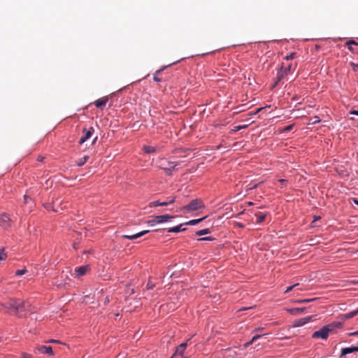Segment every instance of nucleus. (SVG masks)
Returning <instances> with one entry per match:
<instances>
[{"instance_id":"f257e3e1","label":"nucleus","mask_w":358,"mask_h":358,"mask_svg":"<svg viewBox=\"0 0 358 358\" xmlns=\"http://www.w3.org/2000/svg\"><path fill=\"white\" fill-rule=\"evenodd\" d=\"M4 308L13 309L19 316L28 310L29 304L28 302L22 301L19 299H9L6 304H2Z\"/></svg>"},{"instance_id":"f03ea898","label":"nucleus","mask_w":358,"mask_h":358,"mask_svg":"<svg viewBox=\"0 0 358 358\" xmlns=\"http://www.w3.org/2000/svg\"><path fill=\"white\" fill-rule=\"evenodd\" d=\"M340 326L341 323H332L325 325L320 330L315 331L312 335V338L327 339L329 333L332 332L336 328L339 327Z\"/></svg>"},{"instance_id":"7ed1b4c3","label":"nucleus","mask_w":358,"mask_h":358,"mask_svg":"<svg viewBox=\"0 0 358 358\" xmlns=\"http://www.w3.org/2000/svg\"><path fill=\"white\" fill-rule=\"evenodd\" d=\"M204 207L203 201L199 199H196L190 201V203L182 208L181 210H185L186 212H190L199 210Z\"/></svg>"},{"instance_id":"20e7f679","label":"nucleus","mask_w":358,"mask_h":358,"mask_svg":"<svg viewBox=\"0 0 358 358\" xmlns=\"http://www.w3.org/2000/svg\"><path fill=\"white\" fill-rule=\"evenodd\" d=\"M293 71L292 64H288L287 66H282L277 73L276 80L274 86L280 83L287 74Z\"/></svg>"},{"instance_id":"39448f33","label":"nucleus","mask_w":358,"mask_h":358,"mask_svg":"<svg viewBox=\"0 0 358 358\" xmlns=\"http://www.w3.org/2000/svg\"><path fill=\"white\" fill-rule=\"evenodd\" d=\"M178 164L176 162H170L166 160H162L160 167L164 170L168 176L172 175V170H174Z\"/></svg>"},{"instance_id":"423d86ee","label":"nucleus","mask_w":358,"mask_h":358,"mask_svg":"<svg viewBox=\"0 0 358 358\" xmlns=\"http://www.w3.org/2000/svg\"><path fill=\"white\" fill-rule=\"evenodd\" d=\"M83 132L84 133V136L79 140L78 143L80 145L83 144L86 141L92 137L93 133L94 132V129L92 127H90L89 129H87L85 127L83 129Z\"/></svg>"},{"instance_id":"0eeeda50","label":"nucleus","mask_w":358,"mask_h":358,"mask_svg":"<svg viewBox=\"0 0 358 358\" xmlns=\"http://www.w3.org/2000/svg\"><path fill=\"white\" fill-rule=\"evenodd\" d=\"M12 220L6 213L0 215V226L4 229H8L10 227Z\"/></svg>"},{"instance_id":"6e6552de","label":"nucleus","mask_w":358,"mask_h":358,"mask_svg":"<svg viewBox=\"0 0 358 358\" xmlns=\"http://www.w3.org/2000/svg\"><path fill=\"white\" fill-rule=\"evenodd\" d=\"M190 341V338L187 339L186 341V342L185 343H181L180 345H179L177 348H176V350L174 352V354L171 356V358H173V357L175 356H183L184 355V352L185 350V349L187 348V345H188V342Z\"/></svg>"},{"instance_id":"1a4fd4ad","label":"nucleus","mask_w":358,"mask_h":358,"mask_svg":"<svg viewBox=\"0 0 358 358\" xmlns=\"http://www.w3.org/2000/svg\"><path fill=\"white\" fill-rule=\"evenodd\" d=\"M90 269V266L89 265H85L76 268V277L80 278L84 275Z\"/></svg>"},{"instance_id":"9d476101","label":"nucleus","mask_w":358,"mask_h":358,"mask_svg":"<svg viewBox=\"0 0 358 358\" xmlns=\"http://www.w3.org/2000/svg\"><path fill=\"white\" fill-rule=\"evenodd\" d=\"M38 352H40L42 354H47L49 355H53V350L52 347L50 346H45V345H41L38 346L36 348Z\"/></svg>"},{"instance_id":"9b49d317","label":"nucleus","mask_w":358,"mask_h":358,"mask_svg":"<svg viewBox=\"0 0 358 358\" xmlns=\"http://www.w3.org/2000/svg\"><path fill=\"white\" fill-rule=\"evenodd\" d=\"M173 218H175V216L169 215H157V222L161 224L166 222L171 221Z\"/></svg>"},{"instance_id":"f8f14e48","label":"nucleus","mask_w":358,"mask_h":358,"mask_svg":"<svg viewBox=\"0 0 358 358\" xmlns=\"http://www.w3.org/2000/svg\"><path fill=\"white\" fill-rule=\"evenodd\" d=\"M148 232H149L148 230H145V231H142L141 232H138V233L133 234V235H123V236H122V237L123 238L133 240V239H136L137 238H139V237L143 236L144 234H147Z\"/></svg>"},{"instance_id":"ddd939ff","label":"nucleus","mask_w":358,"mask_h":358,"mask_svg":"<svg viewBox=\"0 0 358 358\" xmlns=\"http://www.w3.org/2000/svg\"><path fill=\"white\" fill-rule=\"evenodd\" d=\"M355 352H358V347L357 346H353L350 348H345L341 350V357H343L344 355H346L350 353H352Z\"/></svg>"},{"instance_id":"4468645a","label":"nucleus","mask_w":358,"mask_h":358,"mask_svg":"<svg viewBox=\"0 0 358 358\" xmlns=\"http://www.w3.org/2000/svg\"><path fill=\"white\" fill-rule=\"evenodd\" d=\"M108 101V97L105 96V97L101 98V99L95 101L94 105L96 106V108H102L103 107H104L106 106Z\"/></svg>"},{"instance_id":"2eb2a0df","label":"nucleus","mask_w":358,"mask_h":358,"mask_svg":"<svg viewBox=\"0 0 358 358\" xmlns=\"http://www.w3.org/2000/svg\"><path fill=\"white\" fill-rule=\"evenodd\" d=\"M311 318H312L311 316L301 318L295 322L294 326V327H301V326L307 324L309 321H310Z\"/></svg>"},{"instance_id":"dca6fc26","label":"nucleus","mask_w":358,"mask_h":358,"mask_svg":"<svg viewBox=\"0 0 358 358\" xmlns=\"http://www.w3.org/2000/svg\"><path fill=\"white\" fill-rule=\"evenodd\" d=\"M184 225H185V224H181L178 225V226L170 228V229H169L168 231L169 232H174V233H178V232H180V231H185L186 229V228L183 227Z\"/></svg>"},{"instance_id":"f3484780","label":"nucleus","mask_w":358,"mask_h":358,"mask_svg":"<svg viewBox=\"0 0 358 358\" xmlns=\"http://www.w3.org/2000/svg\"><path fill=\"white\" fill-rule=\"evenodd\" d=\"M357 314H358V309L355 310H353V311H351L350 313H348L346 314L343 315H342V319H343V320H348V319L354 317Z\"/></svg>"},{"instance_id":"a211bd4d","label":"nucleus","mask_w":358,"mask_h":358,"mask_svg":"<svg viewBox=\"0 0 358 358\" xmlns=\"http://www.w3.org/2000/svg\"><path fill=\"white\" fill-rule=\"evenodd\" d=\"M304 308H294L288 309V312H289L292 315H299L303 313Z\"/></svg>"},{"instance_id":"6ab92c4d","label":"nucleus","mask_w":358,"mask_h":358,"mask_svg":"<svg viewBox=\"0 0 358 358\" xmlns=\"http://www.w3.org/2000/svg\"><path fill=\"white\" fill-rule=\"evenodd\" d=\"M255 217H257L256 222L257 223H261L265 220L266 215L262 213H255Z\"/></svg>"},{"instance_id":"aec40b11","label":"nucleus","mask_w":358,"mask_h":358,"mask_svg":"<svg viewBox=\"0 0 358 358\" xmlns=\"http://www.w3.org/2000/svg\"><path fill=\"white\" fill-rule=\"evenodd\" d=\"M166 206H168V203H166V201L160 202L159 201H155L151 202L150 203V207Z\"/></svg>"},{"instance_id":"412c9836","label":"nucleus","mask_w":358,"mask_h":358,"mask_svg":"<svg viewBox=\"0 0 358 358\" xmlns=\"http://www.w3.org/2000/svg\"><path fill=\"white\" fill-rule=\"evenodd\" d=\"M143 150H144L145 152L148 153V154L153 153L156 151L155 148L153 146H150V145H145L143 147Z\"/></svg>"},{"instance_id":"4be33fe9","label":"nucleus","mask_w":358,"mask_h":358,"mask_svg":"<svg viewBox=\"0 0 358 358\" xmlns=\"http://www.w3.org/2000/svg\"><path fill=\"white\" fill-rule=\"evenodd\" d=\"M204 219H205V217H203L202 218L196 219V220H192L186 222L185 224V225H194V224L199 223Z\"/></svg>"},{"instance_id":"5701e85b","label":"nucleus","mask_w":358,"mask_h":358,"mask_svg":"<svg viewBox=\"0 0 358 358\" xmlns=\"http://www.w3.org/2000/svg\"><path fill=\"white\" fill-rule=\"evenodd\" d=\"M210 233V230L209 229H204L196 232V236H200L206 234H208Z\"/></svg>"},{"instance_id":"b1692460","label":"nucleus","mask_w":358,"mask_h":358,"mask_svg":"<svg viewBox=\"0 0 358 358\" xmlns=\"http://www.w3.org/2000/svg\"><path fill=\"white\" fill-rule=\"evenodd\" d=\"M89 159V157L88 156H85L84 157L80 159L78 161H77V165L78 166H82L83 165H84L86 162Z\"/></svg>"},{"instance_id":"393cba45","label":"nucleus","mask_w":358,"mask_h":358,"mask_svg":"<svg viewBox=\"0 0 358 358\" xmlns=\"http://www.w3.org/2000/svg\"><path fill=\"white\" fill-rule=\"evenodd\" d=\"M147 224L150 227H153L157 224H159V222H157V216H155L152 220L147 221Z\"/></svg>"},{"instance_id":"a878e982","label":"nucleus","mask_w":358,"mask_h":358,"mask_svg":"<svg viewBox=\"0 0 358 358\" xmlns=\"http://www.w3.org/2000/svg\"><path fill=\"white\" fill-rule=\"evenodd\" d=\"M7 258V254L5 252V249L1 248L0 250V261H3L6 259Z\"/></svg>"},{"instance_id":"bb28decb","label":"nucleus","mask_w":358,"mask_h":358,"mask_svg":"<svg viewBox=\"0 0 358 358\" xmlns=\"http://www.w3.org/2000/svg\"><path fill=\"white\" fill-rule=\"evenodd\" d=\"M315 299H316L315 298H313V299H306L298 300L296 302L299 303H309V302L315 301Z\"/></svg>"},{"instance_id":"cd10ccee","label":"nucleus","mask_w":358,"mask_h":358,"mask_svg":"<svg viewBox=\"0 0 358 358\" xmlns=\"http://www.w3.org/2000/svg\"><path fill=\"white\" fill-rule=\"evenodd\" d=\"M164 69H159L158 71H156L155 73V75L154 76V80L156 81V82H160L162 80V79L160 78H159L157 76V74H159V73H161L162 71H163Z\"/></svg>"},{"instance_id":"c85d7f7f","label":"nucleus","mask_w":358,"mask_h":358,"mask_svg":"<svg viewBox=\"0 0 358 358\" xmlns=\"http://www.w3.org/2000/svg\"><path fill=\"white\" fill-rule=\"evenodd\" d=\"M27 269L25 268H22V269H20V270H17L15 271V275H24L27 273Z\"/></svg>"},{"instance_id":"c756f323","label":"nucleus","mask_w":358,"mask_h":358,"mask_svg":"<svg viewBox=\"0 0 358 358\" xmlns=\"http://www.w3.org/2000/svg\"><path fill=\"white\" fill-rule=\"evenodd\" d=\"M298 286H299V283H296V284H294V285H293L292 286L287 287V289L285 291V293H287V292L292 291L294 288H295V287H296Z\"/></svg>"},{"instance_id":"7c9ffc66","label":"nucleus","mask_w":358,"mask_h":358,"mask_svg":"<svg viewBox=\"0 0 358 358\" xmlns=\"http://www.w3.org/2000/svg\"><path fill=\"white\" fill-rule=\"evenodd\" d=\"M296 53L295 52H292L290 53L289 55H287L285 57V59L286 60H290V59H293L295 58L296 57Z\"/></svg>"},{"instance_id":"2f4dec72","label":"nucleus","mask_w":358,"mask_h":358,"mask_svg":"<svg viewBox=\"0 0 358 358\" xmlns=\"http://www.w3.org/2000/svg\"><path fill=\"white\" fill-rule=\"evenodd\" d=\"M248 125H238V126H236L234 127L233 131H238L241 129H245L247 128Z\"/></svg>"},{"instance_id":"473e14b6","label":"nucleus","mask_w":358,"mask_h":358,"mask_svg":"<svg viewBox=\"0 0 358 358\" xmlns=\"http://www.w3.org/2000/svg\"><path fill=\"white\" fill-rule=\"evenodd\" d=\"M155 285L153 283L151 280H149L147 283V289H152L155 287Z\"/></svg>"},{"instance_id":"72a5a7b5","label":"nucleus","mask_w":358,"mask_h":358,"mask_svg":"<svg viewBox=\"0 0 358 358\" xmlns=\"http://www.w3.org/2000/svg\"><path fill=\"white\" fill-rule=\"evenodd\" d=\"M293 127H294V124H290V125L286 126L282 129V131H284V132L289 131H291Z\"/></svg>"},{"instance_id":"f704fd0d","label":"nucleus","mask_w":358,"mask_h":358,"mask_svg":"<svg viewBox=\"0 0 358 358\" xmlns=\"http://www.w3.org/2000/svg\"><path fill=\"white\" fill-rule=\"evenodd\" d=\"M345 45L347 46H350V45H358V43L357 42H355V41L351 40V41H347L345 43Z\"/></svg>"},{"instance_id":"c9c22d12","label":"nucleus","mask_w":358,"mask_h":358,"mask_svg":"<svg viewBox=\"0 0 358 358\" xmlns=\"http://www.w3.org/2000/svg\"><path fill=\"white\" fill-rule=\"evenodd\" d=\"M350 66L352 67L353 71H356L358 69V64L350 62Z\"/></svg>"},{"instance_id":"e433bc0d","label":"nucleus","mask_w":358,"mask_h":358,"mask_svg":"<svg viewBox=\"0 0 358 358\" xmlns=\"http://www.w3.org/2000/svg\"><path fill=\"white\" fill-rule=\"evenodd\" d=\"M320 122V119L319 117L317 116H315L313 118V122H312V124H316V123H318Z\"/></svg>"},{"instance_id":"4c0bfd02","label":"nucleus","mask_w":358,"mask_h":358,"mask_svg":"<svg viewBox=\"0 0 358 358\" xmlns=\"http://www.w3.org/2000/svg\"><path fill=\"white\" fill-rule=\"evenodd\" d=\"M213 240V238L211 237H204V238H199L198 241H211Z\"/></svg>"},{"instance_id":"58836bf2","label":"nucleus","mask_w":358,"mask_h":358,"mask_svg":"<svg viewBox=\"0 0 358 358\" xmlns=\"http://www.w3.org/2000/svg\"><path fill=\"white\" fill-rule=\"evenodd\" d=\"M262 335H255L252 337V342H255V341H257V339H259L260 337H262Z\"/></svg>"},{"instance_id":"ea45409f","label":"nucleus","mask_w":358,"mask_h":358,"mask_svg":"<svg viewBox=\"0 0 358 358\" xmlns=\"http://www.w3.org/2000/svg\"><path fill=\"white\" fill-rule=\"evenodd\" d=\"M279 182H280L282 185H286L287 184V180L285 179H280Z\"/></svg>"},{"instance_id":"a19ab883","label":"nucleus","mask_w":358,"mask_h":358,"mask_svg":"<svg viewBox=\"0 0 358 358\" xmlns=\"http://www.w3.org/2000/svg\"><path fill=\"white\" fill-rule=\"evenodd\" d=\"M175 200H176V197H172L171 199H169V201H166V202L168 203V205H169V204L174 203Z\"/></svg>"},{"instance_id":"79ce46f5","label":"nucleus","mask_w":358,"mask_h":358,"mask_svg":"<svg viewBox=\"0 0 358 358\" xmlns=\"http://www.w3.org/2000/svg\"><path fill=\"white\" fill-rule=\"evenodd\" d=\"M358 335V330L357 331H355V332H352V333H350L349 334V336H356Z\"/></svg>"},{"instance_id":"37998d69","label":"nucleus","mask_w":358,"mask_h":358,"mask_svg":"<svg viewBox=\"0 0 358 358\" xmlns=\"http://www.w3.org/2000/svg\"><path fill=\"white\" fill-rule=\"evenodd\" d=\"M254 342H252V340L250 341L249 342L246 343L245 345H244V347L245 348H248V346H250V345H252Z\"/></svg>"},{"instance_id":"c03bdc74","label":"nucleus","mask_w":358,"mask_h":358,"mask_svg":"<svg viewBox=\"0 0 358 358\" xmlns=\"http://www.w3.org/2000/svg\"><path fill=\"white\" fill-rule=\"evenodd\" d=\"M348 49H349L351 52H357V50H355L353 48V47H352V45L348 46Z\"/></svg>"},{"instance_id":"a18cd8bd","label":"nucleus","mask_w":358,"mask_h":358,"mask_svg":"<svg viewBox=\"0 0 358 358\" xmlns=\"http://www.w3.org/2000/svg\"><path fill=\"white\" fill-rule=\"evenodd\" d=\"M264 328V327H257V328H255L254 331H262Z\"/></svg>"},{"instance_id":"49530a36","label":"nucleus","mask_w":358,"mask_h":358,"mask_svg":"<svg viewBox=\"0 0 358 358\" xmlns=\"http://www.w3.org/2000/svg\"><path fill=\"white\" fill-rule=\"evenodd\" d=\"M297 287H298V289L300 291L304 290L303 286L301 285L300 284H299V286H298Z\"/></svg>"},{"instance_id":"de8ad7c7","label":"nucleus","mask_w":358,"mask_h":358,"mask_svg":"<svg viewBox=\"0 0 358 358\" xmlns=\"http://www.w3.org/2000/svg\"><path fill=\"white\" fill-rule=\"evenodd\" d=\"M48 343H57L59 341L57 340H50Z\"/></svg>"},{"instance_id":"09e8293b","label":"nucleus","mask_w":358,"mask_h":358,"mask_svg":"<svg viewBox=\"0 0 358 358\" xmlns=\"http://www.w3.org/2000/svg\"><path fill=\"white\" fill-rule=\"evenodd\" d=\"M43 159H44V157H38V161L42 162L43 160Z\"/></svg>"},{"instance_id":"8fccbe9b","label":"nucleus","mask_w":358,"mask_h":358,"mask_svg":"<svg viewBox=\"0 0 358 358\" xmlns=\"http://www.w3.org/2000/svg\"><path fill=\"white\" fill-rule=\"evenodd\" d=\"M97 136L95 137L94 139H93V141H92V144H95L96 141H97Z\"/></svg>"},{"instance_id":"3c124183","label":"nucleus","mask_w":358,"mask_h":358,"mask_svg":"<svg viewBox=\"0 0 358 358\" xmlns=\"http://www.w3.org/2000/svg\"><path fill=\"white\" fill-rule=\"evenodd\" d=\"M352 113L358 115V110H354Z\"/></svg>"},{"instance_id":"603ef678","label":"nucleus","mask_w":358,"mask_h":358,"mask_svg":"<svg viewBox=\"0 0 358 358\" xmlns=\"http://www.w3.org/2000/svg\"><path fill=\"white\" fill-rule=\"evenodd\" d=\"M354 201H355V203L357 205H358V201H357V200L355 199V200H354Z\"/></svg>"},{"instance_id":"864d4df0","label":"nucleus","mask_w":358,"mask_h":358,"mask_svg":"<svg viewBox=\"0 0 358 358\" xmlns=\"http://www.w3.org/2000/svg\"><path fill=\"white\" fill-rule=\"evenodd\" d=\"M73 247L75 249H77V247H76V243H73Z\"/></svg>"},{"instance_id":"5fc2aeb1","label":"nucleus","mask_w":358,"mask_h":358,"mask_svg":"<svg viewBox=\"0 0 358 358\" xmlns=\"http://www.w3.org/2000/svg\"><path fill=\"white\" fill-rule=\"evenodd\" d=\"M250 308H243L242 310H248V309H250Z\"/></svg>"},{"instance_id":"6e6d98bb","label":"nucleus","mask_w":358,"mask_h":358,"mask_svg":"<svg viewBox=\"0 0 358 358\" xmlns=\"http://www.w3.org/2000/svg\"><path fill=\"white\" fill-rule=\"evenodd\" d=\"M357 283H358V282H357Z\"/></svg>"}]
</instances>
